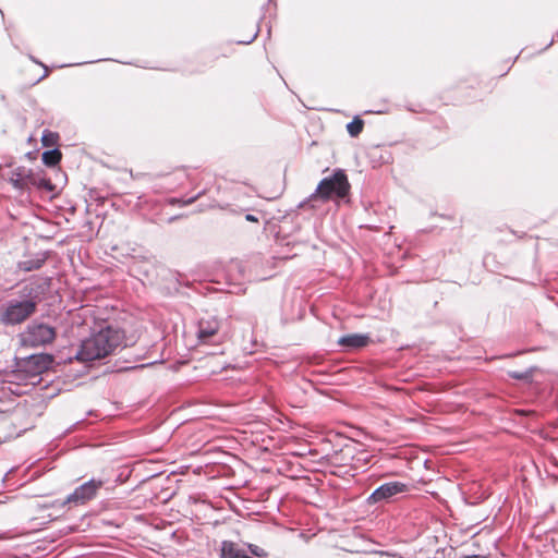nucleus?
Instances as JSON below:
<instances>
[{
    "instance_id": "11",
    "label": "nucleus",
    "mask_w": 558,
    "mask_h": 558,
    "mask_svg": "<svg viewBox=\"0 0 558 558\" xmlns=\"http://www.w3.org/2000/svg\"><path fill=\"white\" fill-rule=\"evenodd\" d=\"M61 159V153L58 149L47 150L43 154V162L46 166H56Z\"/></svg>"
},
{
    "instance_id": "3",
    "label": "nucleus",
    "mask_w": 558,
    "mask_h": 558,
    "mask_svg": "<svg viewBox=\"0 0 558 558\" xmlns=\"http://www.w3.org/2000/svg\"><path fill=\"white\" fill-rule=\"evenodd\" d=\"M37 308L33 300H11L2 308L0 322L4 325H17L29 318Z\"/></svg>"
},
{
    "instance_id": "2",
    "label": "nucleus",
    "mask_w": 558,
    "mask_h": 558,
    "mask_svg": "<svg viewBox=\"0 0 558 558\" xmlns=\"http://www.w3.org/2000/svg\"><path fill=\"white\" fill-rule=\"evenodd\" d=\"M56 328L39 322H33L21 333V342L25 347L38 348L53 342L56 339Z\"/></svg>"
},
{
    "instance_id": "7",
    "label": "nucleus",
    "mask_w": 558,
    "mask_h": 558,
    "mask_svg": "<svg viewBox=\"0 0 558 558\" xmlns=\"http://www.w3.org/2000/svg\"><path fill=\"white\" fill-rule=\"evenodd\" d=\"M219 330V322L216 318L201 319L198 323L197 338L202 343H208Z\"/></svg>"
},
{
    "instance_id": "9",
    "label": "nucleus",
    "mask_w": 558,
    "mask_h": 558,
    "mask_svg": "<svg viewBox=\"0 0 558 558\" xmlns=\"http://www.w3.org/2000/svg\"><path fill=\"white\" fill-rule=\"evenodd\" d=\"M52 363L53 357L47 353L32 355L27 360V366L38 374L48 369L52 365Z\"/></svg>"
},
{
    "instance_id": "10",
    "label": "nucleus",
    "mask_w": 558,
    "mask_h": 558,
    "mask_svg": "<svg viewBox=\"0 0 558 558\" xmlns=\"http://www.w3.org/2000/svg\"><path fill=\"white\" fill-rule=\"evenodd\" d=\"M221 558H252L247 556L238 545L231 541L221 543Z\"/></svg>"
},
{
    "instance_id": "16",
    "label": "nucleus",
    "mask_w": 558,
    "mask_h": 558,
    "mask_svg": "<svg viewBox=\"0 0 558 558\" xmlns=\"http://www.w3.org/2000/svg\"><path fill=\"white\" fill-rule=\"evenodd\" d=\"M12 182H13L14 186L19 187V189H23L24 185L26 184L24 179L12 180Z\"/></svg>"
},
{
    "instance_id": "6",
    "label": "nucleus",
    "mask_w": 558,
    "mask_h": 558,
    "mask_svg": "<svg viewBox=\"0 0 558 558\" xmlns=\"http://www.w3.org/2000/svg\"><path fill=\"white\" fill-rule=\"evenodd\" d=\"M408 486L401 482H389L380 485L369 496V501L378 502L387 500L398 494L407 492Z\"/></svg>"
},
{
    "instance_id": "17",
    "label": "nucleus",
    "mask_w": 558,
    "mask_h": 558,
    "mask_svg": "<svg viewBox=\"0 0 558 558\" xmlns=\"http://www.w3.org/2000/svg\"><path fill=\"white\" fill-rule=\"evenodd\" d=\"M246 219L250 220V221H256V218L254 216H252V215H247Z\"/></svg>"
},
{
    "instance_id": "13",
    "label": "nucleus",
    "mask_w": 558,
    "mask_h": 558,
    "mask_svg": "<svg viewBox=\"0 0 558 558\" xmlns=\"http://www.w3.org/2000/svg\"><path fill=\"white\" fill-rule=\"evenodd\" d=\"M363 125V121L359 118H355L352 122L348 123L347 130L351 136L355 137L362 132Z\"/></svg>"
},
{
    "instance_id": "4",
    "label": "nucleus",
    "mask_w": 558,
    "mask_h": 558,
    "mask_svg": "<svg viewBox=\"0 0 558 558\" xmlns=\"http://www.w3.org/2000/svg\"><path fill=\"white\" fill-rule=\"evenodd\" d=\"M350 184L342 171H337L330 178H325L317 186L316 194L322 199L342 198L349 192Z\"/></svg>"
},
{
    "instance_id": "14",
    "label": "nucleus",
    "mask_w": 558,
    "mask_h": 558,
    "mask_svg": "<svg viewBox=\"0 0 558 558\" xmlns=\"http://www.w3.org/2000/svg\"><path fill=\"white\" fill-rule=\"evenodd\" d=\"M57 137H58V135L56 133L46 131L43 134V138H41L44 146H46V147L53 146L56 144Z\"/></svg>"
},
{
    "instance_id": "12",
    "label": "nucleus",
    "mask_w": 558,
    "mask_h": 558,
    "mask_svg": "<svg viewBox=\"0 0 558 558\" xmlns=\"http://www.w3.org/2000/svg\"><path fill=\"white\" fill-rule=\"evenodd\" d=\"M45 263V258L27 259L19 263V268L24 271L39 269Z\"/></svg>"
},
{
    "instance_id": "1",
    "label": "nucleus",
    "mask_w": 558,
    "mask_h": 558,
    "mask_svg": "<svg viewBox=\"0 0 558 558\" xmlns=\"http://www.w3.org/2000/svg\"><path fill=\"white\" fill-rule=\"evenodd\" d=\"M121 341V333L107 327L82 342L81 349L77 352V359L88 362L105 357L112 353L120 345Z\"/></svg>"
},
{
    "instance_id": "15",
    "label": "nucleus",
    "mask_w": 558,
    "mask_h": 558,
    "mask_svg": "<svg viewBox=\"0 0 558 558\" xmlns=\"http://www.w3.org/2000/svg\"><path fill=\"white\" fill-rule=\"evenodd\" d=\"M248 549H250L251 554L256 557H267V551L257 545L250 544Z\"/></svg>"
},
{
    "instance_id": "5",
    "label": "nucleus",
    "mask_w": 558,
    "mask_h": 558,
    "mask_svg": "<svg viewBox=\"0 0 558 558\" xmlns=\"http://www.w3.org/2000/svg\"><path fill=\"white\" fill-rule=\"evenodd\" d=\"M101 486L102 481L90 480L78 486L71 495H69L64 504L83 505L93 499Z\"/></svg>"
},
{
    "instance_id": "8",
    "label": "nucleus",
    "mask_w": 558,
    "mask_h": 558,
    "mask_svg": "<svg viewBox=\"0 0 558 558\" xmlns=\"http://www.w3.org/2000/svg\"><path fill=\"white\" fill-rule=\"evenodd\" d=\"M369 343L367 335L352 333L347 335L338 340V344L347 350H356L366 347Z\"/></svg>"
}]
</instances>
